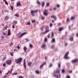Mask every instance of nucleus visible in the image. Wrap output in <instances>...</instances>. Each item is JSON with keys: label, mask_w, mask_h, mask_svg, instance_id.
<instances>
[{"label": "nucleus", "mask_w": 78, "mask_h": 78, "mask_svg": "<svg viewBox=\"0 0 78 78\" xmlns=\"http://www.w3.org/2000/svg\"><path fill=\"white\" fill-rule=\"evenodd\" d=\"M56 72L57 73L55 72L54 73V76H55V77H57V78H60L61 74H60V73H59V69H57Z\"/></svg>", "instance_id": "1"}, {"label": "nucleus", "mask_w": 78, "mask_h": 78, "mask_svg": "<svg viewBox=\"0 0 78 78\" xmlns=\"http://www.w3.org/2000/svg\"><path fill=\"white\" fill-rule=\"evenodd\" d=\"M37 11V10H31L30 11L31 12V15L32 16H35V13H36Z\"/></svg>", "instance_id": "2"}, {"label": "nucleus", "mask_w": 78, "mask_h": 78, "mask_svg": "<svg viewBox=\"0 0 78 78\" xmlns=\"http://www.w3.org/2000/svg\"><path fill=\"white\" fill-rule=\"evenodd\" d=\"M22 58H19L18 59H17L15 60V61L16 63H20L21 62V61H22Z\"/></svg>", "instance_id": "3"}, {"label": "nucleus", "mask_w": 78, "mask_h": 78, "mask_svg": "<svg viewBox=\"0 0 78 78\" xmlns=\"http://www.w3.org/2000/svg\"><path fill=\"white\" fill-rule=\"evenodd\" d=\"M69 52H67L66 53L64 56V58L65 59H69V58H70L69 57H68V55H69Z\"/></svg>", "instance_id": "4"}, {"label": "nucleus", "mask_w": 78, "mask_h": 78, "mask_svg": "<svg viewBox=\"0 0 78 78\" xmlns=\"http://www.w3.org/2000/svg\"><path fill=\"white\" fill-rule=\"evenodd\" d=\"M78 59L76 58V59L73 60L71 61V63H76V62H78Z\"/></svg>", "instance_id": "5"}, {"label": "nucleus", "mask_w": 78, "mask_h": 78, "mask_svg": "<svg viewBox=\"0 0 78 78\" xmlns=\"http://www.w3.org/2000/svg\"><path fill=\"white\" fill-rule=\"evenodd\" d=\"M23 66L24 68H25V69H27V66H26V62L25 61V59H24V60Z\"/></svg>", "instance_id": "6"}, {"label": "nucleus", "mask_w": 78, "mask_h": 78, "mask_svg": "<svg viewBox=\"0 0 78 78\" xmlns=\"http://www.w3.org/2000/svg\"><path fill=\"white\" fill-rule=\"evenodd\" d=\"M49 32V30L48 29L46 30V31L44 32H42L41 34H46V33H48Z\"/></svg>", "instance_id": "7"}, {"label": "nucleus", "mask_w": 78, "mask_h": 78, "mask_svg": "<svg viewBox=\"0 0 78 78\" xmlns=\"http://www.w3.org/2000/svg\"><path fill=\"white\" fill-rule=\"evenodd\" d=\"M44 16H47V10L45 9L44 10Z\"/></svg>", "instance_id": "8"}, {"label": "nucleus", "mask_w": 78, "mask_h": 78, "mask_svg": "<svg viewBox=\"0 0 78 78\" xmlns=\"http://www.w3.org/2000/svg\"><path fill=\"white\" fill-rule=\"evenodd\" d=\"M11 62V61L10 60H9L7 61L6 64H10Z\"/></svg>", "instance_id": "9"}, {"label": "nucleus", "mask_w": 78, "mask_h": 78, "mask_svg": "<svg viewBox=\"0 0 78 78\" xmlns=\"http://www.w3.org/2000/svg\"><path fill=\"white\" fill-rule=\"evenodd\" d=\"M45 47H46V45L45 43L43 44L41 46V47H42V48H44Z\"/></svg>", "instance_id": "10"}, {"label": "nucleus", "mask_w": 78, "mask_h": 78, "mask_svg": "<svg viewBox=\"0 0 78 78\" xmlns=\"http://www.w3.org/2000/svg\"><path fill=\"white\" fill-rule=\"evenodd\" d=\"M46 64V62H44L43 64L41 65L40 67V69H42L44 66Z\"/></svg>", "instance_id": "11"}, {"label": "nucleus", "mask_w": 78, "mask_h": 78, "mask_svg": "<svg viewBox=\"0 0 78 78\" xmlns=\"http://www.w3.org/2000/svg\"><path fill=\"white\" fill-rule=\"evenodd\" d=\"M24 34H26V33L25 32V33H23V34H21V35H20L19 36V37L20 38H21V37H22V36H23V35H24Z\"/></svg>", "instance_id": "12"}, {"label": "nucleus", "mask_w": 78, "mask_h": 78, "mask_svg": "<svg viewBox=\"0 0 78 78\" xmlns=\"http://www.w3.org/2000/svg\"><path fill=\"white\" fill-rule=\"evenodd\" d=\"M11 34V30L10 29H9L8 31V35L10 36Z\"/></svg>", "instance_id": "13"}, {"label": "nucleus", "mask_w": 78, "mask_h": 78, "mask_svg": "<svg viewBox=\"0 0 78 78\" xmlns=\"http://www.w3.org/2000/svg\"><path fill=\"white\" fill-rule=\"evenodd\" d=\"M27 48L26 46H24L23 48V50L25 51V53H26V52H27Z\"/></svg>", "instance_id": "14"}, {"label": "nucleus", "mask_w": 78, "mask_h": 78, "mask_svg": "<svg viewBox=\"0 0 78 78\" xmlns=\"http://www.w3.org/2000/svg\"><path fill=\"white\" fill-rule=\"evenodd\" d=\"M16 5L17 6H20L21 5V4L19 2H18L16 4Z\"/></svg>", "instance_id": "15"}, {"label": "nucleus", "mask_w": 78, "mask_h": 78, "mask_svg": "<svg viewBox=\"0 0 78 78\" xmlns=\"http://www.w3.org/2000/svg\"><path fill=\"white\" fill-rule=\"evenodd\" d=\"M51 18H54L55 20H56V16H54V15H53L51 16Z\"/></svg>", "instance_id": "16"}, {"label": "nucleus", "mask_w": 78, "mask_h": 78, "mask_svg": "<svg viewBox=\"0 0 78 78\" xmlns=\"http://www.w3.org/2000/svg\"><path fill=\"white\" fill-rule=\"evenodd\" d=\"M51 42L52 43H55V38H53L51 41Z\"/></svg>", "instance_id": "17"}, {"label": "nucleus", "mask_w": 78, "mask_h": 78, "mask_svg": "<svg viewBox=\"0 0 78 78\" xmlns=\"http://www.w3.org/2000/svg\"><path fill=\"white\" fill-rule=\"evenodd\" d=\"M42 7H44L45 6V2H43L42 3Z\"/></svg>", "instance_id": "18"}, {"label": "nucleus", "mask_w": 78, "mask_h": 78, "mask_svg": "<svg viewBox=\"0 0 78 78\" xmlns=\"http://www.w3.org/2000/svg\"><path fill=\"white\" fill-rule=\"evenodd\" d=\"M75 17L74 16L72 17L71 18V20H75Z\"/></svg>", "instance_id": "19"}, {"label": "nucleus", "mask_w": 78, "mask_h": 78, "mask_svg": "<svg viewBox=\"0 0 78 78\" xmlns=\"http://www.w3.org/2000/svg\"><path fill=\"white\" fill-rule=\"evenodd\" d=\"M7 28H8V27H7V26H6L3 28V30H7Z\"/></svg>", "instance_id": "20"}, {"label": "nucleus", "mask_w": 78, "mask_h": 78, "mask_svg": "<svg viewBox=\"0 0 78 78\" xmlns=\"http://www.w3.org/2000/svg\"><path fill=\"white\" fill-rule=\"evenodd\" d=\"M33 47V45L32 44H30V48H32Z\"/></svg>", "instance_id": "21"}, {"label": "nucleus", "mask_w": 78, "mask_h": 78, "mask_svg": "<svg viewBox=\"0 0 78 78\" xmlns=\"http://www.w3.org/2000/svg\"><path fill=\"white\" fill-rule=\"evenodd\" d=\"M8 19H9V17H8V16H5V20H8Z\"/></svg>", "instance_id": "22"}, {"label": "nucleus", "mask_w": 78, "mask_h": 78, "mask_svg": "<svg viewBox=\"0 0 78 78\" xmlns=\"http://www.w3.org/2000/svg\"><path fill=\"white\" fill-rule=\"evenodd\" d=\"M13 22L14 24V25H16V24H17V21L16 20L14 21Z\"/></svg>", "instance_id": "23"}, {"label": "nucleus", "mask_w": 78, "mask_h": 78, "mask_svg": "<svg viewBox=\"0 0 78 78\" xmlns=\"http://www.w3.org/2000/svg\"><path fill=\"white\" fill-rule=\"evenodd\" d=\"M63 30V28L62 27L59 28V31H62Z\"/></svg>", "instance_id": "24"}, {"label": "nucleus", "mask_w": 78, "mask_h": 78, "mask_svg": "<svg viewBox=\"0 0 78 78\" xmlns=\"http://www.w3.org/2000/svg\"><path fill=\"white\" fill-rule=\"evenodd\" d=\"M54 36V33H53V32H51V37H53Z\"/></svg>", "instance_id": "25"}, {"label": "nucleus", "mask_w": 78, "mask_h": 78, "mask_svg": "<svg viewBox=\"0 0 78 78\" xmlns=\"http://www.w3.org/2000/svg\"><path fill=\"white\" fill-rule=\"evenodd\" d=\"M35 72L36 73H37V74H39V71H38V70H37L35 71Z\"/></svg>", "instance_id": "26"}, {"label": "nucleus", "mask_w": 78, "mask_h": 78, "mask_svg": "<svg viewBox=\"0 0 78 78\" xmlns=\"http://www.w3.org/2000/svg\"><path fill=\"white\" fill-rule=\"evenodd\" d=\"M69 39L70 41H72L73 40V38L72 37L69 38Z\"/></svg>", "instance_id": "27"}, {"label": "nucleus", "mask_w": 78, "mask_h": 78, "mask_svg": "<svg viewBox=\"0 0 78 78\" xmlns=\"http://www.w3.org/2000/svg\"><path fill=\"white\" fill-rule=\"evenodd\" d=\"M32 23H36V20H32Z\"/></svg>", "instance_id": "28"}, {"label": "nucleus", "mask_w": 78, "mask_h": 78, "mask_svg": "<svg viewBox=\"0 0 78 78\" xmlns=\"http://www.w3.org/2000/svg\"><path fill=\"white\" fill-rule=\"evenodd\" d=\"M44 41L47 42V37H45L44 38Z\"/></svg>", "instance_id": "29"}, {"label": "nucleus", "mask_w": 78, "mask_h": 78, "mask_svg": "<svg viewBox=\"0 0 78 78\" xmlns=\"http://www.w3.org/2000/svg\"><path fill=\"white\" fill-rule=\"evenodd\" d=\"M12 45H13V43H12V42H10V47H11V46H12Z\"/></svg>", "instance_id": "30"}, {"label": "nucleus", "mask_w": 78, "mask_h": 78, "mask_svg": "<svg viewBox=\"0 0 78 78\" xmlns=\"http://www.w3.org/2000/svg\"><path fill=\"white\" fill-rule=\"evenodd\" d=\"M46 5L47 7H48V6H49V5H50V3H47L46 4Z\"/></svg>", "instance_id": "31"}, {"label": "nucleus", "mask_w": 78, "mask_h": 78, "mask_svg": "<svg viewBox=\"0 0 78 78\" xmlns=\"http://www.w3.org/2000/svg\"><path fill=\"white\" fill-rule=\"evenodd\" d=\"M62 73H64V72H65V70H64V69H63L62 70Z\"/></svg>", "instance_id": "32"}, {"label": "nucleus", "mask_w": 78, "mask_h": 78, "mask_svg": "<svg viewBox=\"0 0 78 78\" xmlns=\"http://www.w3.org/2000/svg\"><path fill=\"white\" fill-rule=\"evenodd\" d=\"M51 48L52 49H53V48H54V45H52V46H51Z\"/></svg>", "instance_id": "33"}, {"label": "nucleus", "mask_w": 78, "mask_h": 78, "mask_svg": "<svg viewBox=\"0 0 78 78\" xmlns=\"http://www.w3.org/2000/svg\"><path fill=\"white\" fill-rule=\"evenodd\" d=\"M46 30H48V26H46Z\"/></svg>", "instance_id": "34"}, {"label": "nucleus", "mask_w": 78, "mask_h": 78, "mask_svg": "<svg viewBox=\"0 0 78 78\" xmlns=\"http://www.w3.org/2000/svg\"><path fill=\"white\" fill-rule=\"evenodd\" d=\"M5 3L6 4V5H8V2L6 1L5 2Z\"/></svg>", "instance_id": "35"}, {"label": "nucleus", "mask_w": 78, "mask_h": 78, "mask_svg": "<svg viewBox=\"0 0 78 78\" xmlns=\"http://www.w3.org/2000/svg\"><path fill=\"white\" fill-rule=\"evenodd\" d=\"M52 66H53V65H52V64H50L49 66V67H52Z\"/></svg>", "instance_id": "36"}, {"label": "nucleus", "mask_w": 78, "mask_h": 78, "mask_svg": "<svg viewBox=\"0 0 78 78\" xmlns=\"http://www.w3.org/2000/svg\"><path fill=\"white\" fill-rule=\"evenodd\" d=\"M18 74V73H14L13 74H12L13 75H17Z\"/></svg>", "instance_id": "37"}, {"label": "nucleus", "mask_w": 78, "mask_h": 78, "mask_svg": "<svg viewBox=\"0 0 78 78\" xmlns=\"http://www.w3.org/2000/svg\"><path fill=\"white\" fill-rule=\"evenodd\" d=\"M17 48H18V49H20V47H19V45H17Z\"/></svg>", "instance_id": "38"}, {"label": "nucleus", "mask_w": 78, "mask_h": 78, "mask_svg": "<svg viewBox=\"0 0 78 78\" xmlns=\"http://www.w3.org/2000/svg\"><path fill=\"white\" fill-rule=\"evenodd\" d=\"M10 7L11 8V10H13V7L12 6H10Z\"/></svg>", "instance_id": "39"}, {"label": "nucleus", "mask_w": 78, "mask_h": 78, "mask_svg": "<svg viewBox=\"0 0 78 78\" xmlns=\"http://www.w3.org/2000/svg\"><path fill=\"white\" fill-rule=\"evenodd\" d=\"M42 20H44L45 19V17L42 16L41 18Z\"/></svg>", "instance_id": "40"}, {"label": "nucleus", "mask_w": 78, "mask_h": 78, "mask_svg": "<svg viewBox=\"0 0 78 78\" xmlns=\"http://www.w3.org/2000/svg\"><path fill=\"white\" fill-rule=\"evenodd\" d=\"M37 4H38L39 5H40V4H41V2H39V1H37Z\"/></svg>", "instance_id": "41"}, {"label": "nucleus", "mask_w": 78, "mask_h": 78, "mask_svg": "<svg viewBox=\"0 0 78 78\" xmlns=\"http://www.w3.org/2000/svg\"><path fill=\"white\" fill-rule=\"evenodd\" d=\"M41 30L42 31H43V30H44V27H43L41 28Z\"/></svg>", "instance_id": "42"}, {"label": "nucleus", "mask_w": 78, "mask_h": 78, "mask_svg": "<svg viewBox=\"0 0 78 78\" xmlns=\"http://www.w3.org/2000/svg\"><path fill=\"white\" fill-rule=\"evenodd\" d=\"M57 6L58 8H59V7H60V5L59 4H58L57 5Z\"/></svg>", "instance_id": "43"}, {"label": "nucleus", "mask_w": 78, "mask_h": 78, "mask_svg": "<svg viewBox=\"0 0 78 78\" xmlns=\"http://www.w3.org/2000/svg\"><path fill=\"white\" fill-rule=\"evenodd\" d=\"M3 67H5L6 66V64L5 63H4L3 65Z\"/></svg>", "instance_id": "44"}, {"label": "nucleus", "mask_w": 78, "mask_h": 78, "mask_svg": "<svg viewBox=\"0 0 78 78\" xmlns=\"http://www.w3.org/2000/svg\"><path fill=\"white\" fill-rule=\"evenodd\" d=\"M50 34H49L48 36V38H49V37H50Z\"/></svg>", "instance_id": "45"}, {"label": "nucleus", "mask_w": 78, "mask_h": 78, "mask_svg": "<svg viewBox=\"0 0 78 78\" xmlns=\"http://www.w3.org/2000/svg\"><path fill=\"white\" fill-rule=\"evenodd\" d=\"M15 16H16V17H19V15L17 14H16L15 15Z\"/></svg>", "instance_id": "46"}, {"label": "nucleus", "mask_w": 78, "mask_h": 78, "mask_svg": "<svg viewBox=\"0 0 78 78\" xmlns=\"http://www.w3.org/2000/svg\"><path fill=\"white\" fill-rule=\"evenodd\" d=\"M10 55H11V56H14V55H13V54H12V53H11Z\"/></svg>", "instance_id": "47"}, {"label": "nucleus", "mask_w": 78, "mask_h": 78, "mask_svg": "<svg viewBox=\"0 0 78 78\" xmlns=\"http://www.w3.org/2000/svg\"><path fill=\"white\" fill-rule=\"evenodd\" d=\"M66 77H67V78H70V76H66Z\"/></svg>", "instance_id": "48"}, {"label": "nucleus", "mask_w": 78, "mask_h": 78, "mask_svg": "<svg viewBox=\"0 0 78 78\" xmlns=\"http://www.w3.org/2000/svg\"><path fill=\"white\" fill-rule=\"evenodd\" d=\"M58 25V26H60L61 25V23H59Z\"/></svg>", "instance_id": "49"}, {"label": "nucleus", "mask_w": 78, "mask_h": 78, "mask_svg": "<svg viewBox=\"0 0 78 78\" xmlns=\"http://www.w3.org/2000/svg\"><path fill=\"white\" fill-rule=\"evenodd\" d=\"M26 24L28 25H30V22H28Z\"/></svg>", "instance_id": "50"}, {"label": "nucleus", "mask_w": 78, "mask_h": 78, "mask_svg": "<svg viewBox=\"0 0 78 78\" xmlns=\"http://www.w3.org/2000/svg\"><path fill=\"white\" fill-rule=\"evenodd\" d=\"M3 34H4V35H6V34L5 33V32H3Z\"/></svg>", "instance_id": "51"}, {"label": "nucleus", "mask_w": 78, "mask_h": 78, "mask_svg": "<svg viewBox=\"0 0 78 78\" xmlns=\"http://www.w3.org/2000/svg\"><path fill=\"white\" fill-rule=\"evenodd\" d=\"M58 67H60V66H61V64L59 63L58 65Z\"/></svg>", "instance_id": "52"}, {"label": "nucleus", "mask_w": 78, "mask_h": 78, "mask_svg": "<svg viewBox=\"0 0 78 78\" xmlns=\"http://www.w3.org/2000/svg\"><path fill=\"white\" fill-rule=\"evenodd\" d=\"M12 28H15V26H14V25H13L12 26Z\"/></svg>", "instance_id": "53"}, {"label": "nucleus", "mask_w": 78, "mask_h": 78, "mask_svg": "<svg viewBox=\"0 0 78 78\" xmlns=\"http://www.w3.org/2000/svg\"><path fill=\"white\" fill-rule=\"evenodd\" d=\"M69 18H68L67 19V22H69Z\"/></svg>", "instance_id": "54"}, {"label": "nucleus", "mask_w": 78, "mask_h": 78, "mask_svg": "<svg viewBox=\"0 0 78 78\" xmlns=\"http://www.w3.org/2000/svg\"><path fill=\"white\" fill-rule=\"evenodd\" d=\"M5 59H6V58L5 57L3 58L2 59L3 61H5Z\"/></svg>", "instance_id": "55"}, {"label": "nucleus", "mask_w": 78, "mask_h": 78, "mask_svg": "<svg viewBox=\"0 0 78 78\" xmlns=\"http://www.w3.org/2000/svg\"><path fill=\"white\" fill-rule=\"evenodd\" d=\"M7 77V76L5 75V76H4V78H6Z\"/></svg>", "instance_id": "56"}, {"label": "nucleus", "mask_w": 78, "mask_h": 78, "mask_svg": "<svg viewBox=\"0 0 78 78\" xmlns=\"http://www.w3.org/2000/svg\"><path fill=\"white\" fill-rule=\"evenodd\" d=\"M52 25H53V24H52V23H51L50 24V27H52Z\"/></svg>", "instance_id": "57"}, {"label": "nucleus", "mask_w": 78, "mask_h": 78, "mask_svg": "<svg viewBox=\"0 0 78 78\" xmlns=\"http://www.w3.org/2000/svg\"><path fill=\"white\" fill-rule=\"evenodd\" d=\"M1 37H2V39H4V38H5V37L4 36H2Z\"/></svg>", "instance_id": "58"}, {"label": "nucleus", "mask_w": 78, "mask_h": 78, "mask_svg": "<svg viewBox=\"0 0 78 78\" xmlns=\"http://www.w3.org/2000/svg\"><path fill=\"white\" fill-rule=\"evenodd\" d=\"M58 50V49L56 48L55 49V51H57Z\"/></svg>", "instance_id": "59"}, {"label": "nucleus", "mask_w": 78, "mask_h": 78, "mask_svg": "<svg viewBox=\"0 0 78 78\" xmlns=\"http://www.w3.org/2000/svg\"><path fill=\"white\" fill-rule=\"evenodd\" d=\"M76 37H78V33L76 34Z\"/></svg>", "instance_id": "60"}, {"label": "nucleus", "mask_w": 78, "mask_h": 78, "mask_svg": "<svg viewBox=\"0 0 78 78\" xmlns=\"http://www.w3.org/2000/svg\"><path fill=\"white\" fill-rule=\"evenodd\" d=\"M12 69L10 71V73H11V72H12Z\"/></svg>", "instance_id": "61"}, {"label": "nucleus", "mask_w": 78, "mask_h": 78, "mask_svg": "<svg viewBox=\"0 0 78 78\" xmlns=\"http://www.w3.org/2000/svg\"><path fill=\"white\" fill-rule=\"evenodd\" d=\"M19 78H23V77L22 76H20Z\"/></svg>", "instance_id": "62"}, {"label": "nucleus", "mask_w": 78, "mask_h": 78, "mask_svg": "<svg viewBox=\"0 0 78 78\" xmlns=\"http://www.w3.org/2000/svg\"><path fill=\"white\" fill-rule=\"evenodd\" d=\"M26 39L27 40V42H28V39L27 38H26Z\"/></svg>", "instance_id": "63"}, {"label": "nucleus", "mask_w": 78, "mask_h": 78, "mask_svg": "<svg viewBox=\"0 0 78 78\" xmlns=\"http://www.w3.org/2000/svg\"><path fill=\"white\" fill-rule=\"evenodd\" d=\"M69 73H72V71H69Z\"/></svg>", "instance_id": "64"}]
</instances>
